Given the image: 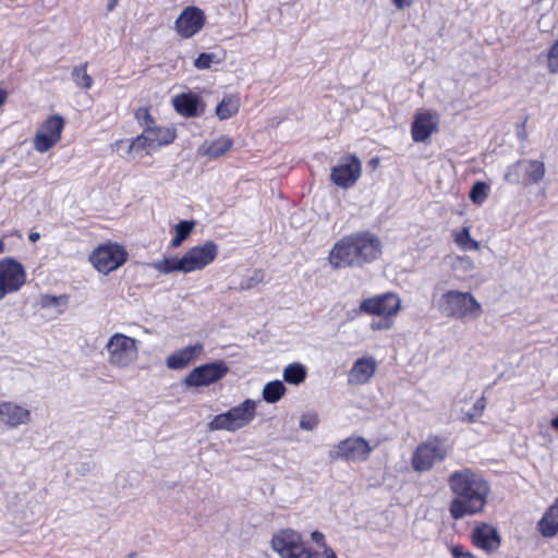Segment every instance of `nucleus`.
Returning a JSON list of instances; mask_svg holds the SVG:
<instances>
[{"instance_id":"44","label":"nucleus","mask_w":558,"mask_h":558,"mask_svg":"<svg viewBox=\"0 0 558 558\" xmlns=\"http://www.w3.org/2000/svg\"><path fill=\"white\" fill-rule=\"evenodd\" d=\"M324 549H325L326 558H337L336 553L331 548L325 547Z\"/></svg>"},{"instance_id":"31","label":"nucleus","mask_w":558,"mask_h":558,"mask_svg":"<svg viewBox=\"0 0 558 558\" xmlns=\"http://www.w3.org/2000/svg\"><path fill=\"white\" fill-rule=\"evenodd\" d=\"M233 145V141L228 136H220L213 141L204 150V155L209 158H218L225 155Z\"/></svg>"},{"instance_id":"12","label":"nucleus","mask_w":558,"mask_h":558,"mask_svg":"<svg viewBox=\"0 0 558 558\" xmlns=\"http://www.w3.org/2000/svg\"><path fill=\"white\" fill-rule=\"evenodd\" d=\"M108 360L112 365L128 366L137 355L136 341L122 333H114L107 343Z\"/></svg>"},{"instance_id":"49","label":"nucleus","mask_w":558,"mask_h":558,"mask_svg":"<svg viewBox=\"0 0 558 558\" xmlns=\"http://www.w3.org/2000/svg\"><path fill=\"white\" fill-rule=\"evenodd\" d=\"M134 116H135V118H136V119H140V110H136V111L134 112Z\"/></svg>"},{"instance_id":"25","label":"nucleus","mask_w":558,"mask_h":558,"mask_svg":"<svg viewBox=\"0 0 558 558\" xmlns=\"http://www.w3.org/2000/svg\"><path fill=\"white\" fill-rule=\"evenodd\" d=\"M538 526L542 535L545 537H553L558 533V499L546 511Z\"/></svg>"},{"instance_id":"21","label":"nucleus","mask_w":558,"mask_h":558,"mask_svg":"<svg viewBox=\"0 0 558 558\" xmlns=\"http://www.w3.org/2000/svg\"><path fill=\"white\" fill-rule=\"evenodd\" d=\"M204 344L195 343L182 349L175 350L166 359V365L169 369H183L187 367L197 356L203 354Z\"/></svg>"},{"instance_id":"10","label":"nucleus","mask_w":558,"mask_h":558,"mask_svg":"<svg viewBox=\"0 0 558 558\" xmlns=\"http://www.w3.org/2000/svg\"><path fill=\"white\" fill-rule=\"evenodd\" d=\"M25 267L13 257L0 260V292L7 296L15 293L26 283Z\"/></svg>"},{"instance_id":"33","label":"nucleus","mask_w":558,"mask_h":558,"mask_svg":"<svg viewBox=\"0 0 558 558\" xmlns=\"http://www.w3.org/2000/svg\"><path fill=\"white\" fill-rule=\"evenodd\" d=\"M485 408H486V398L484 396H482L473 404L472 411L466 412L462 420L468 423H474L478 417L482 416Z\"/></svg>"},{"instance_id":"19","label":"nucleus","mask_w":558,"mask_h":558,"mask_svg":"<svg viewBox=\"0 0 558 558\" xmlns=\"http://www.w3.org/2000/svg\"><path fill=\"white\" fill-rule=\"evenodd\" d=\"M205 23L203 11L196 7H187L175 21V29L181 37L190 38L198 33Z\"/></svg>"},{"instance_id":"34","label":"nucleus","mask_w":558,"mask_h":558,"mask_svg":"<svg viewBox=\"0 0 558 558\" xmlns=\"http://www.w3.org/2000/svg\"><path fill=\"white\" fill-rule=\"evenodd\" d=\"M215 53L202 52L194 61V66L198 70H207L213 63H219Z\"/></svg>"},{"instance_id":"20","label":"nucleus","mask_w":558,"mask_h":558,"mask_svg":"<svg viewBox=\"0 0 558 558\" xmlns=\"http://www.w3.org/2000/svg\"><path fill=\"white\" fill-rule=\"evenodd\" d=\"M31 411L11 401H0V422L9 428L28 424Z\"/></svg>"},{"instance_id":"1","label":"nucleus","mask_w":558,"mask_h":558,"mask_svg":"<svg viewBox=\"0 0 558 558\" xmlns=\"http://www.w3.org/2000/svg\"><path fill=\"white\" fill-rule=\"evenodd\" d=\"M448 484L454 497L450 502V515L454 520L481 513L490 493V486L482 475L471 469H462L449 475Z\"/></svg>"},{"instance_id":"13","label":"nucleus","mask_w":558,"mask_h":558,"mask_svg":"<svg viewBox=\"0 0 558 558\" xmlns=\"http://www.w3.org/2000/svg\"><path fill=\"white\" fill-rule=\"evenodd\" d=\"M228 372L229 367L225 361H215L195 367L183 383L187 387L209 386L223 378Z\"/></svg>"},{"instance_id":"8","label":"nucleus","mask_w":558,"mask_h":558,"mask_svg":"<svg viewBox=\"0 0 558 558\" xmlns=\"http://www.w3.org/2000/svg\"><path fill=\"white\" fill-rule=\"evenodd\" d=\"M545 163L535 159H521L512 163L506 174L505 180L512 184H522L530 186L537 184L545 177Z\"/></svg>"},{"instance_id":"38","label":"nucleus","mask_w":558,"mask_h":558,"mask_svg":"<svg viewBox=\"0 0 558 558\" xmlns=\"http://www.w3.org/2000/svg\"><path fill=\"white\" fill-rule=\"evenodd\" d=\"M264 279V274L262 270H256L253 276L244 279L241 282V289L242 290H248L262 282Z\"/></svg>"},{"instance_id":"37","label":"nucleus","mask_w":558,"mask_h":558,"mask_svg":"<svg viewBox=\"0 0 558 558\" xmlns=\"http://www.w3.org/2000/svg\"><path fill=\"white\" fill-rule=\"evenodd\" d=\"M548 70L553 74H558V40L550 47L547 53Z\"/></svg>"},{"instance_id":"42","label":"nucleus","mask_w":558,"mask_h":558,"mask_svg":"<svg viewBox=\"0 0 558 558\" xmlns=\"http://www.w3.org/2000/svg\"><path fill=\"white\" fill-rule=\"evenodd\" d=\"M398 10H403L412 5L413 0H392Z\"/></svg>"},{"instance_id":"28","label":"nucleus","mask_w":558,"mask_h":558,"mask_svg":"<svg viewBox=\"0 0 558 558\" xmlns=\"http://www.w3.org/2000/svg\"><path fill=\"white\" fill-rule=\"evenodd\" d=\"M88 62H84L73 68L71 72L72 80L76 87L88 90L94 84L93 77L87 73Z\"/></svg>"},{"instance_id":"30","label":"nucleus","mask_w":558,"mask_h":558,"mask_svg":"<svg viewBox=\"0 0 558 558\" xmlns=\"http://www.w3.org/2000/svg\"><path fill=\"white\" fill-rule=\"evenodd\" d=\"M306 367L301 363H291L283 369V379L291 385H300L306 378Z\"/></svg>"},{"instance_id":"48","label":"nucleus","mask_w":558,"mask_h":558,"mask_svg":"<svg viewBox=\"0 0 558 558\" xmlns=\"http://www.w3.org/2000/svg\"><path fill=\"white\" fill-rule=\"evenodd\" d=\"M140 140V136H137L130 145V148L134 147L135 143Z\"/></svg>"},{"instance_id":"9","label":"nucleus","mask_w":558,"mask_h":558,"mask_svg":"<svg viewBox=\"0 0 558 558\" xmlns=\"http://www.w3.org/2000/svg\"><path fill=\"white\" fill-rule=\"evenodd\" d=\"M64 126L65 120L62 116H49L41 122L34 136V149L40 154H45L60 142Z\"/></svg>"},{"instance_id":"14","label":"nucleus","mask_w":558,"mask_h":558,"mask_svg":"<svg viewBox=\"0 0 558 558\" xmlns=\"http://www.w3.org/2000/svg\"><path fill=\"white\" fill-rule=\"evenodd\" d=\"M400 298L392 292L367 298L360 303L359 312L390 318L400 310Z\"/></svg>"},{"instance_id":"15","label":"nucleus","mask_w":558,"mask_h":558,"mask_svg":"<svg viewBox=\"0 0 558 558\" xmlns=\"http://www.w3.org/2000/svg\"><path fill=\"white\" fill-rule=\"evenodd\" d=\"M271 547L281 558H302L305 546L301 535L293 530H282L271 539Z\"/></svg>"},{"instance_id":"41","label":"nucleus","mask_w":558,"mask_h":558,"mask_svg":"<svg viewBox=\"0 0 558 558\" xmlns=\"http://www.w3.org/2000/svg\"><path fill=\"white\" fill-rule=\"evenodd\" d=\"M311 536L313 542H315L317 545H319L323 548L327 547L325 542V535L322 532L314 531Z\"/></svg>"},{"instance_id":"32","label":"nucleus","mask_w":558,"mask_h":558,"mask_svg":"<svg viewBox=\"0 0 558 558\" xmlns=\"http://www.w3.org/2000/svg\"><path fill=\"white\" fill-rule=\"evenodd\" d=\"M489 185L483 181H476L470 191L469 197L475 205H482L488 197Z\"/></svg>"},{"instance_id":"16","label":"nucleus","mask_w":558,"mask_h":558,"mask_svg":"<svg viewBox=\"0 0 558 558\" xmlns=\"http://www.w3.org/2000/svg\"><path fill=\"white\" fill-rule=\"evenodd\" d=\"M362 173V165L355 155H349L341 159L340 163L332 168L331 181L343 189L355 184Z\"/></svg>"},{"instance_id":"36","label":"nucleus","mask_w":558,"mask_h":558,"mask_svg":"<svg viewBox=\"0 0 558 558\" xmlns=\"http://www.w3.org/2000/svg\"><path fill=\"white\" fill-rule=\"evenodd\" d=\"M319 423V418L317 413L315 412H307L304 413L300 420V428L303 430H314Z\"/></svg>"},{"instance_id":"27","label":"nucleus","mask_w":558,"mask_h":558,"mask_svg":"<svg viewBox=\"0 0 558 558\" xmlns=\"http://www.w3.org/2000/svg\"><path fill=\"white\" fill-rule=\"evenodd\" d=\"M196 226V221L194 220H181L173 228L174 235L170 241V246L172 248L180 247L183 242L191 235L192 231Z\"/></svg>"},{"instance_id":"6","label":"nucleus","mask_w":558,"mask_h":558,"mask_svg":"<svg viewBox=\"0 0 558 558\" xmlns=\"http://www.w3.org/2000/svg\"><path fill=\"white\" fill-rule=\"evenodd\" d=\"M447 453L445 439L438 436H429L414 450L411 459L412 468L417 472L428 471L435 463L441 462Z\"/></svg>"},{"instance_id":"4","label":"nucleus","mask_w":558,"mask_h":558,"mask_svg":"<svg viewBox=\"0 0 558 558\" xmlns=\"http://www.w3.org/2000/svg\"><path fill=\"white\" fill-rule=\"evenodd\" d=\"M437 307L442 315L453 319L477 318L483 312L481 303L472 293L458 290L442 293Z\"/></svg>"},{"instance_id":"22","label":"nucleus","mask_w":558,"mask_h":558,"mask_svg":"<svg viewBox=\"0 0 558 558\" xmlns=\"http://www.w3.org/2000/svg\"><path fill=\"white\" fill-rule=\"evenodd\" d=\"M174 110L186 118L198 117L204 111L201 98L193 93H182L172 98Z\"/></svg>"},{"instance_id":"7","label":"nucleus","mask_w":558,"mask_h":558,"mask_svg":"<svg viewBox=\"0 0 558 558\" xmlns=\"http://www.w3.org/2000/svg\"><path fill=\"white\" fill-rule=\"evenodd\" d=\"M126 260V250L122 245L110 241L99 244L89 255L90 264L97 271L104 275L118 269Z\"/></svg>"},{"instance_id":"5","label":"nucleus","mask_w":558,"mask_h":558,"mask_svg":"<svg viewBox=\"0 0 558 558\" xmlns=\"http://www.w3.org/2000/svg\"><path fill=\"white\" fill-rule=\"evenodd\" d=\"M256 415V402L246 399L225 413L216 415L209 423L210 430L235 432L248 425Z\"/></svg>"},{"instance_id":"43","label":"nucleus","mask_w":558,"mask_h":558,"mask_svg":"<svg viewBox=\"0 0 558 558\" xmlns=\"http://www.w3.org/2000/svg\"><path fill=\"white\" fill-rule=\"evenodd\" d=\"M8 99V92L3 88H0V108L5 104Z\"/></svg>"},{"instance_id":"26","label":"nucleus","mask_w":558,"mask_h":558,"mask_svg":"<svg viewBox=\"0 0 558 558\" xmlns=\"http://www.w3.org/2000/svg\"><path fill=\"white\" fill-rule=\"evenodd\" d=\"M240 108V98L236 95H228L222 98L216 108V114L220 120H227L234 116Z\"/></svg>"},{"instance_id":"52","label":"nucleus","mask_w":558,"mask_h":558,"mask_svg":"<svg viewBox=\"0 0 558 558\" xmlns=\"http://www.w3.org/2000/svg\"><path fill=\"white\" fill-rule=\"evenodd\" d=\"M2 245H3L2 242H0V251L2 250Z\"/></svg>"},{"instance_id":"47","label":"nucleus","mask_w":558,"mask_h":558,"mask_svg":"<svg viewBox=\"0 0 558 558\" xmlns=\"http://www.w3.org/2000/svg\"><path fill=\"white\" fill-rule=\"evenodd\" d=\"M550 425L553 428H555L556 430H558V416L554 417L550 422Z\"/></svg>"},{"instance_id":"46","label":"nucleus","mask_w":558,"mask_h":558,"mask_svg":"<svg viewBox=\"0 0 558 558\" xmlns=\"http://www.w3.org/2000/svg\"><path fill=\"white\" fill-rule=\"evenodd\" d=\"M38 239H39V233H37V232H32V233L29 234V240H31L32 242H36Z\"/></svg>"},{"instance_id":"18","label":"nucleus","mask_w":558,"mask_h":558,"mask_svg":"<svg viewBox=\"0 0 558 558\" xmlns=\"http://www.w3.org/2000/svg\"><path fill=\"white\" fill-rule=\"evenodd\" d=\"M439 116L432 110L418 111L414 116L411 135L415 143L425 142L433 133L438 131Z\"/></svg>"},{"instance_id":"40","label":"nucleus","mask_w":558,"mask_h":558,"mask_svg":"<svg viewBox=\"0 0 558 558\" xmlns=\"http://www.w3.org/2000/svg\"><path fill=\"white\" fill-rule=\"evenodd\" d=\"M392 326V323L389 318H385L384 320H380V322H373L371 324V329L372 330H387V329H390Z\"/></svg>"},{"instance_id":"39","label":"nucleus","mask_w":558,"mask_h":558,"mask_svg":"<svg viewBox=\"0 0 558 558\" xmlns=\"http://www.w3.org/2000/svg\"><path fill=\"white\" fill-rule=\"evenodd\" d=\"M451 554L453 558H476L469 550H465L463 546L457 545L451 547Z\"/></svg>"},{"instance_id":"50","label":"nucleus","mask_w":558,"mask_h":558,"mask_svg":"<svg viewBox=\"0 0 558 558\" xmlns=\"http://www.w3.org/2000/svg\"><path fill=\"white\" fill-rule=\"evenodd\" d=\"M373 165H376L378 162V158H373L371 161Z\"/></svg>"},{"instance_id":"29","label":"nucleus","mask_w":558,"mask_h":558,"mask_svg":"<svg viewBox=\"0 0 558 558\" xmlns=\"http://www.w3.org/2000/svg\"><path fill=\"white\" fill-rule=\"evenodd\" d=\"M287 388L281 380L267 383L263 388V399L268 403L278 402L286 393Z\"/></svg>"},{"instance_id":"23","label":"nucleus","mask_w":558,"mask_h":558,"mask_svg":"<svg viewBox=\"0 0 558 558\" xmlns=\"http://www.w3.org/2000/svg\"><path fill=\"white\" fill-rule=\"evenodd\" d=\"M377 368V362L373 356L357 359L349 373V384L364 385L371 380Z\"/></svg>"},{"instance_id":"35","label":"nucleus","mask_w":558,"mask_h":558,"mask_svg":"<svg viewBox=\"0 0 558 558\" xmlns=\"http://www.w3.org/2000/svg\"><path fill=\"white\" fill-rule=\"evenodd\" d=\"M456 243L465 250L477 248L478 246L477 242L471 238L468 228H464L456 235Z\"/></svg>"},{"instance_id":"3","label":"nucleus","mask_w":558,"mask_h":558,"mask_svg":"<svg viewBox=\"0 0 558 558\" xmlns=\"http://www.w3.org/2000/svg\"><path fill=\"white\" fill-rule=\"evenodd\" d=\"M218 245L214 241H206L203 244L189 248L181 257H163L151 263L149 266L162 275L172 272L190 274L203 270L210 265L218 256Z\"/></svg>"},{"instance_id":"51","label":"nucleus","mask_w":558,"mask_h":558,"mask_svg":"<svg viewBox=\"0 0 558 558\" xmlns=\"http://www.w3.org/2000/svg\"><path fill=\"white\" fill-rule=\"evenodd\" d=\"M4 298H5V296H4V294H2V293L0 292V301H1L2 299H4Z\"/></svg>"},{"instance_id":"11","label":"nucleus","mask_w":558,"mask_h":558,"mask_svg":"<svg viewBox=\"0 0 558 558\" xmlns=\"http://www.w3.org/2000/svg\"><path fill=\"white\" fill-rule=\"evenodd\" d=\"M372 452V447L363 437H349L337 444L329 451L331 460H345L351 462L366 461Z\"/></svg>"},{"instance_id":"24","label":"nucleus","mask_w":558,"mask_h":558,"mask_svg":"<svg viewBox=\"0 0 558 558\" xmlns=\"http://www.w3.org/2000/svg\"><path fill=\"white\" fill-rule=\"evenodd\" d=\"M472 541L474 545L487 553L494 551L500 545L497 530L489 524L476 526L472 532Z\"/></svg>"},{"instance_id":"45","label":"nucleus","mask_w":558,"mask_h":558,"mask_svg":"<svg viewBox=\"0 0 558 558\" xmlns=\"http://www.w3.org/2000/svg\"><path fill=\"white\" fill-rule=\"evenodd\" d=\"M118 1H119V0H109V1H108V4H107V9H108V11H112V10L117 7Z\"/></svg>"},{"instance_id":"17","label":"nucleus","mask_w":558,"mask_h":558,"mask_svg":"<svg viewBox=\"0 0 558 558\" xmlns=\"http://www.w3.org/2000/svg\"><path fill=\"white\" fill-rule=\"evenodd\" d=\"M145 114V128L142 131V148L156 149L163 145L172 143L175 138V130L173 128H163L151 125V121L147 120Z\"/></svg>"},{"instance_id":"2","label":"nucleus","mask_w":558,"mask_h":558,"mask_svg":"<svg viewBox=\"0 0 558 558\" xmlns=\"http://www.w3.org/2000/svg\"><path fill=\"white\" fill-rule=\"evenodd\" d=\"M380 239L369 232L360 231L342 236L331 247L328 263L333 269L362 268L381 255Z\"/></svg>"}]
</instances>
